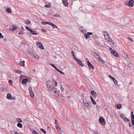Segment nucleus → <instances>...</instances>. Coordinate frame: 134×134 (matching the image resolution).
Listing matches in <instances>:
<instances>
[{
  "instance_id": "0eeeda50",
  "label": "nucleus",
  "mask_w": 134,
  "mask_h": 134,
  "mask_svg": "<svg viewBox=\"0 0 134 134\" xmlns=\"http://www.w3.org/2000/svg\"><path fill=\"white\" fill-rule=\"evenodd\" d=\"M91 93L93 95V97L95 98L97 97L96 93V92L93 90H92L91 91Z\"/></svg>"
},
{
  "instance_id": "a878e982",
  "label": "nucleus",
  "mask_w": 134,
  "mask_h": 134,
  "mask_svg": "<svg viewBox=\"0 0 134 134\" xmlns=\"http://www.w3.org/2000/svg\"><path fill=\"white\" fill-rule=\"evenodd\" d=\"M28 54L32 56L34 53H32L30 51H27L26 52Z\"/></svg>"
},
{
  "instance_id": "e433bc0d",
  "label": "nucleus",
  "mask_w": 134,
  "mask_h": 134,
  "mask_svg": "<svg viewBox=\"0 0 134 134\" xmlns=\"http://www.w3.org/2000/svg\"><path fill=\"white\" fill-rule=\"evenodd\" d=\"M56 70L59 72L60 73L64 75V74L63 72L60 70L58 69H57Z\"/></svg>"
},
{
  "instance_id": "c9c22d12",
  "label": "nucleus",
  "mask_w": 134,
  "mask_h": 134,
  "mask_svg": "<svg viewBox=\"0 0 134 134\" xmlns=\"http://www.w3.org/2000/svg\"><path fill=\"white\" fill-rule=\"evenodd\" d=\"M119 116L121 117V118L123 119L124 118V117L125 116H124L122 114H120Z\"/></svg>"
},
{
  "instance_id": "2f4dec72",
  "label": "nucleus",
  "mask_w": 134,
  "mask_h": 134,
  "mask_svg": "<svg viewBox=\"0 0 134 134\" xmlns=\"http://www.w3.org/2000/svg\"><path fill=\"white\" fill-rule=\"evenodd\" d=\"M53 16L54 17H60V18L61 17V15L58 14H54L53 15Z\"/></svg>"
},
{
  "instance_id": "37998d69",
  "label": "nucleus",
  "mask_w": 134,
  "mask_h": 134,
  "mask_svg": "<svg viewBox=\"0 0 134 134\" xmlns=\"http://www.w3.org/2000/svg\"><path fill=\"white\" fill-rule=\"evenodd\" d=\"M26 29L27 30H29V31H31V29L29 27H27V26H26Z\"/></svg>"
},
{
  "instance_id": "13d9d810",
  "label": "nucleus",
  "mask_w": 134,
  "mask_h": 134,
  "mask_svg": "<svg viewBox=\"0 0 134 134\" xmlns=\"http://www.w3.org/2000/svg\"><path fill=\"white\" fill-rule=\"evenodd\" d=\"M55 124H58V121H57V120H56V119H55Z\"/></svg>"
},
{
  "instance_id": "ddd939ff",
  "label": "nucleus",
  "mask_w": 134,
  "mask_h": 134,
  "mask_svg": "<svg viewBox=\"0 0 134 134\" xmlns=\"http://www.w3.org/2000/svg\"><path fill=\"white\" fill-rule=\"evenodd\" d=\"M62 2L63 4L67 6L68 5V2L67 0H62Z\"/></svg>"
},
{
  "instance_id": "72a5a7b5",
  "label": "nucleus",
  "mask_w": 134,
  "mask_h": 134,
  "mask_svg": "<svg viewBox=\"0 0 134 134\" xmlns=\"http://www.w3.org/2000/svg\"><path fill=\"white\" fill-rule=\"evenodd\" d=\"M123 120L126 122L129 121V120L126 117H124V118Z\"/></svg>"
},
{
  "instance_id": "6e6d98bb",
  "label": "nucleus",
  "mask_w": 134,
  "mask_h": 134,
  "mask_svg": "<svg viewBox=\"0 0 134 134\" xmlns=\"http://www.w3.org/2000/svg\"><path fill=\"white\" fill-rule=\"evenodd\" d=\"M94 56L95 57L97 55H98V54L96 52H94Z\"/></svg>"
},
{
  "instance_id": "6ab92c4d",
  "label": "nucleus",
  "mask_w": 134,
  "mask_h": 134,
  "mask_svg": "<svg viewBox=\"0 0 134 134\" xmlns=\"http://www.w3.org/2000/svg\"><path fill=\"white\" fill-rule=\"evenodd\" d=\"M55 88L54 87L52 86L50 88H49V90H50V91L53 92L54 91V89Z\"/></svg>"
},
{
  "instance_id": "7ed1b4c3",
  "label": "nucleus",
  "mask_w": 134,
  "mask_h": 134,
  "mask_svg": "<svg viewBox=\"0 0 134 134\" xmlns=\"http://www.w3.org/2000/svg\"><path fill=\"white\" fill-rule=\"evenodd\" d=\"M29 89L30 96L32 98H34V94L32 91V87H29Z\"/></svg>"
},
{
  "instance_id": "423d86ee",
  "label": "nucleus",
  "mask_w": 134,
  "mask_h": 134,
  "mask_svg": "<svg viewBox=\"0 0 134 134\" xmlns=\"http://www.w3.org/2000/svg\"><path fill=\"white\" fill-rule=\"evenodd\" d=\"M88 65L89 67V68L90 69H91L92 70H93L94 69V67L93 65L90 62H88V63L87 64Z\"/></svg>"
},
{
  "instance_id": "a211bd4d",
  "label": "nucleus",
  "mask_w": 134,
  "mask_h": 134,
  "mask_svg": "<svg viewBox=\"0 0 134 134\" xmlns=\"http://www.w3.org/2000/svg\"><path fill=\"white\" fill-rule=\"evenodd\" d=\"M25 61L23 60L21 61L19 64L21 66H25Z\"/></svg>"
},
{
  "instance_id": "aec40b11",
  "label": "nucleus",
  "mask_w": 134,
  "mask_h": 134,
  "mask_svg": "<svg viewBox=\"0 0 134 134\" xmlns=\"http://www.w3.org/2000/svg\"><path fill=\"white\" fill-rule=\"evenodd\" d=\"M6 11L9 13H11V10L10 8H8L6 9Z\"/></svg>"
},
{
  "instance_id": "a18cd8bd",
  "label": "nucleus",
  "mask_w": 134,
  "mask_h": 134,
  "mask_svg": "<svg viewBox=\"0 0 134 134\" xmlns=\"http://www.w3.org/2000/svg\"><path fill=\"white\" fill-rule=\"evenodd\" d=\"M33 134H38V133L35 130H33L32 131Z\"/></svg>"
},
{
  "instance_id": "58836bf2",
  "label": "nucleus",
  "mask_w": 134,
  "mask_h": 134,
  "mask_svg": "<svg viewBox=\"0 0 134 134\" xmlns=\"http://www.w3.org/2000/svg\"><path fill=\"white\" fill-rule=\"evenodd\" d=\"M109 76L110 78L113 81L115 79V78L113 77V76H111V75H109Z\"/></svg>"
},
{
  "instance_id": "9d476101",
  "label": "nucleus",
  "mask_w": 134,
  "mask_h": 134,
  "mask_svg": "<svg viewBox=\"0 0 134 134\" xmlns=\"http://www.w3.org/2000/svg\"><path fill=\"white\" fill-rule=\"evenodd\" d=\"M79 64V65H80V66H83V65L82 64V62L79 59H76V60H75Z\"/></svg>"
},
{
  "instance_id": "338daca9",
  "label": "nucleus",
  "mask_w": 134,
  "mask_h": 134,
  "mask_svg": "<svg viewBox=\"0 0 134 134\" xmlns=\"http://www.w3.org/2000/svg\"><path fill=\"white\" fill-rule=\"evenodd\" d=\"M98 59L99 60L100 62H101L103 60L100 57Z\"/></svg>"
},
{
  "instance_id": "69168bd1",
  "label": "nucleus",
  "mask_w": 134,
  "mask_h": 134,
  "mask_svg": "<svg viewBox=\"0 0 134 134\" xmlns=\"http://www.w3.org/2000/svg\"><path fill=\"white\" fill-rule=\"evenodd\" d=\"M87 33H88V35H89V36L90 35H92V33L91 32H88Z\"/></svg>"
},
{
  "instance_id": "2eb2a0df",
  "label": "nucleus",
  "mask_w": 134,
  "mask_h": 134,
  "mask_svg": "<svg viewBox=\"0 0 134 134\" xmlns=\"http://www.w3.org/2000/svg\"><path fill=\"white\" fill-rule=\"evenodd\" d=\"M83 103L85 106L87 107V108H89L90 107L89 103L88 102H85L84 101H83Z\"/></svg>"
},
{
  "instance_id": "a19ab883",
  "label": "nucleus",
  "mask_w": 134,
  "mask_h": 134,
  "mask_svg": "<svg viewBox=\"0 0 134 134\" xmlns=\"http://www.w3.org/2000/svg\"><path fill=\"white\" fill-rule=\"evenodd\" d=\"M51 5L49 4H47L45 6V7L47 8H49L50 7Z\"/></svg>"
},
{
  "instance_id": "680f3d73",
  "label": "nucleus",
  "mask_w": 134,
  "mask_h": 134,
  "mask_svg": "<svg viewBox=\"0 0 134 134\" xmlns=\"http://www.w3.org/2000/svg\"><path fill=\"white\" fill-rule=\"evenodd\" d=\"M55 96L57 97H58L59 96V95L58 93H57L56 94H55Z\"/></svg>"
},
{
  "instance_id": "603ef678",
  "label": "nucleus",
  "mask_w": 134,
  "mask_h": 134,
  "mask_svg": "<svg viewBox=\"0 0 134 134\" xmlns=\"http://www.w3.org/2000/svg\"><path fill=\"white\" fill-rule=\"evenodd\" d=\"M61 88L62 91H63L64 90V88H63L62 86H61Z\"/></svg>"
},
{
  "instance_id": "c03bdc74",
  "label": "nucleus",
  "mask_w": 134,
  "mask_h": 134,
  "mask_svg": "<svg viewBox=\"0 0 134 134\" xmlns=\"http://www.w3.org/2000/svg\"><path fill=\"white\" fill-rule=\"evenodd\" d=\"M46 24H48L49 25H50L51 26V25L52 24V23L51 22H48L47 21L46 22Z\"/></svg>"
},
{
  "instance_id": "6e6552de",
  "label": "nucleus",
  "mask_w": 134,
  "mask_h": 134,
  "mask_svg": "<svg viewBox=\"0 0 134 134\" xmlns=\"http://www.w3.org/2000/svg\"><path fill=\"white\" fill-rule=\"evenodd\" d=\"M104 37L105 39L107 41H112L111 39L110 38L108 34L106 36H105Z\"/></svg>"
},
{
  "instance_id": "864d4df0",
  "label": "nucleus",
  "mask_w": 134,
  "mask_h": 134,
  "mask_svg": "<svg viewBox=\"0 0 134 134\" xmlns=\"http://www.w3.org/2000/svg\"><path fill=\"white\" fill-rule=\"evenodd\" d=\"M3 36L2 35V34L1 33H0V38H3Z\"/></svg>"
},
{
  "instance_id": "39448f33",
  "label": "nucleus",
  "mask_w": 134,
  "mask_h": 134,
  "mask_svg": "<svg viewBox=\"0 0 134 134\" xmlns=\"http://www.w3.org/2000/svg\"><path fill=\"white\" fill-rule=\"evenodd\" d=\"M134 1L133 0H130L129 1L128 4L127 5L129 6L133 7L134 5Z\"/></svg>"
},
{
  "instance_id": "7c9ffc66",
  "label": "nucleus",
  "mask_w": 134,
  "mask_h": 134,
  "mask_svg": "<svg viewBox=\"0 0 134 134\" xmlns=\"http://www.w3.org/2000/svg\"><path fill=\"white\" fill-rule=\"evenodd\" d=\"M51 26H52V27L53 29L54 28H57V26L54 25L52 23V24L51 25Z\"/></svg>"
},
{
  "instance_id": "de8ad7c7",
  "label": "nucleus",
  "mask_w": 134,
  "mask_h": 134,
  "mask_svg": "<svg viewBox=\"0 0 134 134\" xmlns=\"http://www.w3.org/2000/svg\"><path fill=\"white\" fill-rule=\"evenodd\" d=\"M127 38L130 41H131L132 42H133V40L131 38L129 37H128Z\"/></svg>"
},
{
  "instance_id": "c756f323",
  "label": "nucleus",
  "mask_w": 134,
  "mask_h": 134,
  "mask_svg": "<svg viewBox=\"0 0 134 134\" xmlns=\"http://www.w3.org/2000/svg\"><path fill=\"white\" fill-rule=\"evenodd\" d=\"M16 120L17 121L19 122V123H21L22 122V121L19 118H18L16 119Z\"/></svg>"
},
{
  "instance_id": "052dcab7",
  "label": "nucleus",
  "mask_w": 134,
  "mask_h": 134,
  "mask_svg": "<svg viewBox=\"0 0 134 134\" xmlns=\"http://www.w3.org/2000/svg\"><path fill=\"white\" fill-rule=\"evenodd\" d=\"M131 121H132V125H133L134 126V120H132Z\"/></svg>"
},
{
  "instance_id": "412c9836",
  "label": "nucleus",
  "mask_w": 134,
  "mask_h": 134,
  "mask_svg": "<svg viewBox=\"0 0 134 134\" xmlns=\"http://www.w3.org/2000/svg\"><path fill=\"white\" fill-rule=\"evenodd\" d=\"M71 53L72 54V56L76 60L77 59L76 58V56L75 55V54L73 51H72L71 52Z\"/></svg>"
},
{
  "instance_id": "4d7b16f0",
  "label": "nucleus",
  "mask_w": 134,
  "mask_h": 134,
  "mask_svg": "<svg viewBox=\"0 0 134 134\" xmlns=\"http://www.w3.org/2000/svg\"><path fill=\"white\" fill-rule=\"evenodd\" d=\"M24 76L23 75H22L20 76V79H21L24 77Z\"/></svg>"
},
{
  "instance_id": "1a4fd4ad",
  "label": "nucleus",
  "mask_w": 134,
  "mask_h": 134,
  "mask_svg": "<svg viewBox=\"0 0 134 134\" xmlns=\"http://www.w3.org/2000/svg\"><path fill=\"white\" fill-rule=\"evenodd\" d=\"M36 44H37L38 45V46L41 49H44V48L43 47V46L42 44L41 43H40L39 42H38Z\"/></svg>"
},
{
  "instance_id": "393cba45",
  "label": "nucleus",
  "mask_w": 134,
  "mask_h": 134,
  "mask_svg": "<svg viewBox=\"0 0 134 134\" xmlns=\"http://www.w3.org/2000/svg\"><path fill=\"white\" fill-rule=\"evenodd\" d=\"M17 126L18 127L20 128H22L23 127L22 124H21L20 123H18L17 124Z\"/></svg>"
},
{
  "instance_id": "e2e57ef3",
  "label": "nucleus",
  "mask_w": 134,
  "mask_h": 134,
  "mask_svg": "<svg viewBox=\"0 0 134 134\" xmlns=\"http://www.w3.org/2000/svg\"><path fill=\"white\" fill-rule=\"evenodd\" d=\"M129 126L130 127H131L132 126V125L131 124L130 121V122H129Z\"/></svg>"
},
{
  "instance_id": "4468645a",
  "label": "nucleus",
  "mask_w": 134,
  "mask_h": 134,
  "mask_svg": "<svg viewBox=\"0 0 134 134\" xmlns=\"http://www.w3.org/2000/svg\"><path fill=\"white\" fill-rule=\"evenodd\" d=\"M30 32L32 34L34 35H37L38 34L37 32L32 29Z\"/></svg>"
},
{
  "instance_id": "f257e3e1",
  "label": "nucleus",
  "mask_w": 134,
  "mask_h": 134,
  "mask_svg": "<svg viewBox=\"0 0 134 134\" xmlns=\"http://www.w3.org/2000/svg\"><path fill=\"white\" fill-rule=\"evenodd\" d=\"M109 49L111 53H112L114 56L117 57H119L118 54L115 51L113 50L111 48H110Z\"/></svg>"
},
{
  "instance_id": "4c0bfd02",
  "label": "nucleus",
  "mask_w": 134,
  "mask_h": 134,
  "mask_svg": "<svg viewBox=\"0 0 134 134\" xmlns=\"http://www.w3.org/2000/svg\"><path fill=\"white\" fill-rule=\"evenodd\" d=\"M40 130L41 131H42V132H43V133H44V134H45L46 133V132L45 130L43 129H40Z\"/></svg>"
},
{
  "instance_id": "b1692460",
  "label": "nucleus",
  "mask_w": 134,
  "mask_h": 134,
  "mask_svg": "<svg viewBox=\"0 0 134 134\" xmlns=\"http://www.w3.org/2000/svg\"><path fill=\"white\" fill-rule=\"evenodd\" d=\"M25 23L27 24H30V21L28 19H26L25 21Z\"/></svg>"
},
{
  "instance_id": "49530a36",
  "label": "nucleus",
  "mask_w": 134,
  "mask_h": 134,
  "mask_svg": "<svg viewBox=\"0 0 134 134\" xmlns=\"http://www.w3.org/2000/svg\"><path fill=\"white\" fill-rule=\"evenodd\" d=\"M92 102L93 103V104L94 105H95L96 104V102L94 101V100L93 99H92V100H91Z\"/></svg>"
},
{
  "instance_id": "f8f14e48",
  "label": "nucleus",
  "mask_w": 134,
  "mask_h": 134,
  "mask_svg": "<svg viewBox=\"0 0 134 134\" xmlns=\"http://www.w3.org/2000/svg\"><path fill=\"white\" fill-rule=\"evenodd\" d=\"M28 81V79L27 78L24 79L22 81V83L23 85H25L26 84Z\"/></svg>"
},
{
  "instance_id": "f03ea898",
  "label": "nucleus",
  "mask_w": 134,
  "mask_h": 134,
  "mask_svg": "<svg viewBox=\"0 0 134 134\" xmlns=\"http://www.w3.org/2000/svg\"><path fill=\"white\" fill-rule=\"evenodd\" d=\"M99 121L102 125H104L105 124V120L102 117H100L99 119Z\"/></svg>"
},
{
  "instance_id": "20e7f679",
  "label": "nucleus",
  "mask_w": 134,
  "mask_h": 134,
  "mask_svg": "<svg viewBox=\"0 0 134 134\" xmlns=\"http://www.w3.org/2000/svg\"><path fill=\"white\" fill-rule=\"evenodd\" d=\"M46 84L47 87L48 88H50L51 86V85H52V82L50 80L48 81L46 83Z\"/></svg>"
},
{
  "instance_id": "4be33fe9",
  "label": "nucleus",
  "mask_w": 134,
  "mask_h": 134,
  "mask_svg": "<svg viewBox=\"0 0 134 134\" xmlns=\"http://www.w3.org/2000/svg\"><path fill=\"white\" fill-rule=\"evenodd\" d=\"M122 107V105L120 104H117L116 105V108L118 109H120Z\"/></svg>"
},
{
  "instance_id": "bf43d9fd",
  "label": "nucleus",
  "mask_w": 134,
  "mask_h": 134,
  "mask_svg": "<svg viewBox=\"0 0 134 134\" xmlns=\"http://www.w3.org/2000/svg\"><path fill=\"white\" fill-rule=\"evenodd\" d=\"M46 22H42L41 23L43 25H45L46 24Z\"/></svg>"
},
{
  "instance_id": "f3484780",
  "label": "nucleus",
  "mask_w": 134,
  "mask_h": 134,
  "mask_svg": "<svg viewBox=\"0 0 134 134\" xmlns=\"http://www.w3.org/2000/svg\"><path fill=\"white\" fill-rule=\"evenodd\" d=\"M12 97V96L11 94L10 93H8L7 96V98L8 99H11V98Z\"/></svg>"
},
{
  "instance_id": "9b49d317",
  "label": "nucleus",
  "mask_w": 134,
  "mask_h": 134,
  "mask_svg": "<svg viewBox=\"0 0 134 134\" xmlns=\"http://www.w3.org/2000/svg\"><path fill=\"white\" fill-rule=\"evenodd\" d=\"M24 28L23 27H21L20 30L19 32V34L23 35L24 34L23 32Z\"/></svg>"
},
{
  "instance_id": "5fc2aeb1",
  "label": "nucleus",
  "mask_w": 134,
  "mask_h": 134,
  "mask_svg": "<svg viewBox=\"0 0 134 134\" xmlns=\"http://www.w3.org/2000/svg\"><path fill=\"white\" fill-rule=\"evenodd\" d=\"M16 99V98L15 97H12L11 98V99L15 100Z\"/></svg>"
},
{
  "instance_id": "473e14b6",
  "label": "nucleus",
  "mask_w": 134,
  "mask_h": 134,
  "mask_svg": "<svg viewBox=\"0 0 134 134\" xmlns=\"http://www.w3.org/2000/svg\"><path fill=\"white\" fill-rule=\"evenodd\" d=\"M50 65L53 68H54L56 70H57V69H58V68L56 67L54 65L52 64H50Z\"/></svg>"
},
{
  "instance_id": "f704fd0d",
  "label": "nucleus",
  "mask_w": 134,
  "mask_h": 134,
  "mask_svg": "<svg viewBox=\"0 0 134 134\" xmlns=\"http://www.w3.org/2000/svg\"><path fill=\"white\" fill-rule=\"evenodd\" d=\"M15 72L16 73H18L19 74H20L22 72V71H21L19 70H16V71H15Z\"/></svg>"
},
{
  "instance_id": "8fccbe9b",
  "label": "nucleus",
  "mask_w": 134,
  "mask_h": 134,
  "mask_svg": "<svg viewBox=\"0 0 134 134\" xmlns=\"http://www.w3.org/2000/svg\"><path fill=\"white\" fill-rule=\"evenodd\" d=\"M131 120H134V114L133 115H132L131 116Z\"/></svg>"
},
{
  "instance_id": "5701e85b",
  "label": "nucleus",
  "mask_w": 134,
  "mask_h": 134,
  "mask_svg": "<svg viewBox=\"0 0 134 134\" xmlns=\"http://www.w3.org/2000/svg\"><path fill=\"white\" fill-rule=\"evenodd\" d=\"M32 57H34L36 59H38L39 58V57L37 55V54L35 53H33V54Z\"/></svg>"
},
{
  "instance_id": "774afa93",
  "label": "nucleus",
  "mask_w": 134,
  "mask_h": 134,
  "mask_svg": "<svg viewBox=\"0 0 134 134\" xmlns=\"http://www.w3.org/2000/svg\"><path fill=\"white\" fill-rule=\"evenodd\" d=\"M12 134H19V133L16 131H15L14 133Z\"/></svg>"
},
{
  "instance_id": "09e8293b",
  "label": "nucleus",
  "mask_w": 134,
  "mask_h": 134,
  "mask_svg": "<svg viewBox=\"0 0 134 134\" xmlns=\"http://www.w3.org/2000/svg\"><path fill=\"white\" fill-rule=\"evenodd\" d=\"M97 36L96 35H93V38H96L97 37Z\"/></svg>"
},
{
  "instance_id": "c85d7f7f",
  "label": "nucleus",
  "mask_w": 134,
  "mask_h": 134,
  "mask_svg": "<svg viewBox=\"0 0 134 134\" xmlns=\"http://www.w3.org/2000/svg\"><path fill=\"white\" fill-rule=\"evenodd\" d=\"M52 81L54 82L55 86L56 87L57 86V83L56 81L55 80H54L53 79H52Z\"/></svg>"
},
{
  "instance_id": "ea45409f",
  "label": "nucleus",
  "mask_w": 134,
  "mask_h": 134,
  "mask_svg": "<svg viewBox=\"0 0 134 134\" xmlns=\"http://www.w3.org/2000/svg\"><path fill=\"white\" fill-rule=\"evenodd\" d=\"M103 33L104 37L105 36H106V35H107L108 34L107 32L106 31H103Z\"/></svg>"
},
{
  "instance_id": "3c124183",
  "label": "nucleus",
  "mask_w": 134,
  "mask_h": 134,
  "mask_svg": "<svg viewBox=\"0 0 134 134\" xmlns=\"http://www.w3.org/2000/svg\"><path fill=\"white\" fill-rule=\"evenodd\" d=\"M100 57V56L98 55H97L95 57L97 59H99V58Z\"/></svg>"
},
{
  "instance_id": "bb28decb",
  "label": "nucleus",
  "mask_w": 134,
  "mask_h": 134,
  "mask_svg": "<svg viewBox=\"0 0 134 134\" xmlns=\"http://www.w3.org/2000/svg\"><path fill=\"white\" fill-rule=\"evenodd\" d=\"M12 28L10 29L11 30L14 31L16 29V27L13 25H12Z\"/></svg>"
},
{
  "instance_id": "cd10ccee",
  "label": "nucleus",
  "mask_w": 134,
  "mask_h": 134,
  "mask_svg": "<svg viewBox=\"0 0 134 134\" xmlns=\"http://www.w3.org/2000/svg\"><path fill=\"white\" fill-rule=\"evenodd\" d=\"M84 35L85 37V38L86 39L89 37V35L87 33V34L85 33L84 34Z\"/></svg>"
},
{
  "instance_id": "79ce46f5",
  "label": "nucleus",
  "mask_w": 134,
  "mask_h": 134,
  "mask_svg": "<svg viewBox=\"0 0 134 134\" xmlns=\"http://www.w3.org/2000/svg\"><path fill=\"white\" fill-rule=\"evenodd\" d=\"M113 81V82L115 84V85L117 84V83H118L117 81L115 79Z\"/></svg>"
},
{
  "instance_id": "dca6fc26",
  "label": "nucleus",
  "mask_w": 134,
  "mask_h": 134,
  "mask_svg": "<svg viewBox=\"0 0 134 134\" xmlns=\"http://www.w3.org/2000/svg\"><path fill=\"white\" fill-rule=\"evenodd\" d=\"M55 127L56 129L58 130L59 132L61 131V130L60 127H59L58 124H55Z\"/></svg>"
},
{
  "instance_id": "0e129e2a",
  "label": "nucleus",
  "mask_w": 134,
  "mask_h": 134,
  "mask_svg": "<svg viewBox=\"0 0 134 134\" xmlns=\"http://www.w3.org/2000/svg\"><path fill=\"white\" fill-rule=\"evenodd\" d=\"M41 30H42L44 32H47V31L46 30H45L44 29H41Z\"/></svg>"
}]
</instances>
